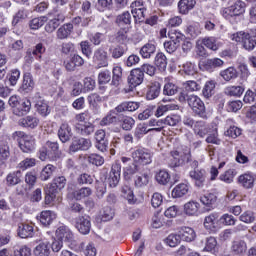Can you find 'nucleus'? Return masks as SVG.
Masks as SVG:
<instances>
[{
  "mask_svg": "<svg viewBox=\"0 0 256 256\" xmlns=\"http://www.w3.org/2000/svg\"><path fill=\"white\" fill-rule=\"evenodd\" d=\"M199 202L189 201L184 205V213L193 217L199 213Z\"/></svg>",
  "mask_w": 256,
  "mask_h": 256,
  "instance_id": "obj_41",
  "label": "nucleus"
},
{
  "mask_svg": "<svg viewBox=\"0 0 256 256\" xmlns=\"http://www.w3.org/2000/svg\"><path fill=\"white\" fill-rule=\"evenodd\" d=\"M245 88L242 86H229L225 88V95H229L230 97H241Z\"/></svg>",
  "mask_w": 256,
  "mask_h": 256,
  "instance_id": "obj_48",
  "label": "nucleus"
},
{
  "mask_svg": "<svg viewBox=\"0 0 256 256\" xmlns=\"http://www.w3.org/2000/svg\"><path fill=\"white\" fill-rule=\"evenodd\" d=\"M127 33H129L128 27L121 28L116 33L115 41L119 43L118 45H127L129 43V35Z\"/></svg>",
  "mask_w": 256,
  "mask_h": 256,
  "instance_id": "obj_40",
  "label": "nucleus"
},
{
  "mask_svg": "<svg viewBox=\"0 0 256 256\" xmlns=\"http://www.w3.org/2000/svg\"><path fill=\"white\" fill-rule=\"evenodd\" d=\"M71 33H73V24L66 23L58 28L56 31V37L57 39H60V41H63L65 39H69Z\"/></svg>",
  "mask_w": 256,
  "mask_h": 256,
  "instance_id": "obj_28",
  "label": "nucleus"
},
{
  "mask_svg": "<svg viewBox=\"0 0 256 256\" xmlns=\"http://www.w3.org/2000/svg\"><path fill=\"white\" fill-rule=\"evenodd\" d=\"M232 41H236V43H242L246 51H253L256 46V39L252 37L251 34L245 32H237L233 34Z\"/></svg>",
  "mask_w": 256,
  "mask_h": 256,
  "instance_id": "obj_4",
  "label": "nucleus"
},
{
  "mask_svg": "<svg viewBox=\"0 0 256 256\" xmlns=\"http://www.w3.org/2000/svg\"><path fill=\"white\" fill-rule=\"evenodd\" d=\"M211 125H208L205 121L200 120L196 121L193 127V131L195 135H198V137H205L206 135H209L211 133Z\"/></svg>",
  "mask_w": 256,
  "mask_h": 256,
  "instance_id": "obj_20",
  "label": "nucleus"
},
{
  "mask_svg": "<svg viewBox=\"0 0 256 256\" xmlns=\"http://www.w3.org/2000/svg\"><path fill=\"white\" fill-rule=\"evenodd\" d=\"M154 63L160 71H165V69H167V56L162 52L158 53L155 57Z\"/></svg>",
  "mask_w": 256,
  "mask_h": 256,
  "instance_id": "obj_52",
  "label": "nucleus"
},
{
  "mask_svg": "<svg viewBox=\"0 0 256 256\" xmlns=\"http://www.w3.org/2000/svg\"><path fill=\"white\" fill-rule=\"evenodd\" d=\"M19 125L21 127H28L30 129H35L39 125V119L35 116H27L19 120Z\"/></svg>",
  "mask_w": 256,
  "mask_h": 256,
  "instance_id": "obj_42",
  "label": "nucleus"
},
{
  "mask_svg": "<svg viewBox=\"0 0 256 256\" xmlns=\"http://www.w3.org/2000/svg\"><path fill=\"white\" fill-rule=\"evenodd\" d=\"M181 103L187 102L195 115L202 119H207V110L205 109V103L201 101V98L197 95H188L185 92H181L179 96Z\"/></svg>",
  "mask_w": 256,
  "mask_h": 256,
  "instance_id": "obj_1",
  "label": "nucleus"
},
{
  "mask_svg": "<svg viewBox=\"0 0 256 256\" xmlns=\"http://www.w3.org/2000/svg\"><path fill=\"white\" fill-rule=\"evenodd\" d=\"M256 174L253 172H245L238 177V185L244 189H253L255 187Z\"/></svg>",
  "mask_w": 256,
  "mask_h": 256,
  "instance_id": "obj_11",
  "label": "nucleus"
},
{
  "mask_svg": "<svg viewBox=\"0 0 256 256\" xmlns=\"http://www.w3.org/2000/svg\"><path fill=\"white\" fill-rule=\"evenodd\" d=\"M17 231L18 236L21 237V239H28V237H33L35 235V229L33 228V225L30 224H19Z\"/></svg>",
  "mask_w": 256,
  "mask_h": 256,
  "instance_id": "obj_30",
  "label": "nucleus"
},
{
  "mask_svg": "<svg viewBox=\"0 0 256 256\" xmlns=\"http://www.w3.org/2000/svg\"><path fill=\"white\" fill-rule=\"evenodd\" d=\"M58 137L62 143L71 141L73 131L71 130L69 123L64 122L60 125V128L58 129Z\"/></svg>",
  "mask_w": 256,
  "mask_h": 256,
  "instance_id": "obj_18",
  "label": "nucleus"
},
{
  "mask_svg": "<svg viewBox=\"0 0 256 256\" xmlns=\"http://www.w3.org/2000/svg\"><path fill=\"white\" fill-rule=\"evenodd\" d=\"M76 132L82 137H89V135L95 133V125L91 122L77 123Z\"/></svg>",
  "mask_w": 256,
  "mask_h": 256,
  "instance_id": "obj_22",
  "label": "nucleus"
},
{
  "mask_svg": "<svg viewBox=\"0 0 256 256\" xmlns=\"http://www.w3.org/2000/svg\"><path fill=\"white\" fill-rule=\"evenodd\" d=\"M11 156V149L9 148V144L7 142H0V161L4 163Z\"/></svg>",
  "mask_w": 256,
  "mask_h": 256,
  "instance_id": "obj_58",
  "label": "nucleus"
},
{
  "mask_svg": "<svg viewBox=\"0 0 256 256\" xmlns=\"http://www.w3.org/2000/svg\"><path fill=\"white\" fill-rule=\"evenodd\" d=\"M65 21L63 14H57L53 19H50L45 25L46 33H54V31Z\"/></svg>",
  "mask_w": 256,
  "mask_h": 256,
  "instance_id": "obj_24",
  "label": "nucleus"
},
{
  "mask_svg": "<svg viewBox=\"0 0 256 256\" xmlns=\"http://www.w3.org/2000/svg\"><path fill=\"white\" fill-rule=\"evenodd\" d=\"M187 193H189V186L185 183H180L172 190V197L179 199L185 197Z\"/></svg>",
  "mask_w": 256,
  "mask_h": 256,
  "instance_id": "obj_38",
  "label": "nucleus"
},
{
  "mask_svg": "<svg viewBox=\"0 0 256 256\" xmlns=\"http://www.w3.org/2000/svg\"><path fill=\"white\" fill-rule=\"evenodd\" d=\"M56 237L60 241H73V232L67 226H60L56 230Z\"/></svg>",
  "mask_w": 256,
  "mask_h": 256,
  "instance_id": "obj_31",
  "label": "nucleus"
},
{
  "mask_svg": "<svg viewBox=\"0 0 256 256\" xmlns=\"http://www.w3.org/2000/svg\"><path fill=\"white\" fill-rule=\"evenodd\" d=\"M157 47L153 43H147L140 49V54L144 59H151L152 55H155Z\"/></svg>",
  "mask_w": 256,
  "mask_h": 256,
  "instance_id": "obj_43",
  "label": "nucleus"
},
{
  "mask_svg": "<svg viewBox=\"0 0 256 256\" xmlns=\"http://www.w3.org/2000/svg\"><path fill=\"white\" fill-rule=\"evenodd\" d=\"M109 51L111 53L112 59H121V57H123V55L129 51V47L127 44H118L114 48H110Z\"/></svg>",
  "mask_w": 256,
  "mask_h": 256,
  "instance_id": "obj_35",
  "label": "nucleus"
},
{
  "mask_svg": "<svg viewBox=\"0 0 256 256\" xmlns=\"http://www.w3.org/2000/svg\"><path fill=\"white\" fill-rule=\"evenodd\" d=\"M215 94V81H207L204 85V88L202 90V95L206 97V99H209V97H212Z\"/></svg>",
  "mask_w": 256,
  "mask_h": 256,
  "instance_id": "obj_56",
  "label": "nucleus"
},
{
  "mask_svg": "<svg viewBox=\"0 0 256 256\" xmlns=\"http://www.w3.org/2000/svg\"><path fill=\"white\" fill-rule=\"evenodd\" d=\"M231 250L235 253V255H243V253L247 252V243L243 240H235L232 243Z\"/></svg>",
  "mask_w": 256,
  "mask_h": 256,
  "instance_id": "obj_45",
  "label": "nucleus"
},
{
  "mask_svg": "<svg viewBox=\"0 0 256 256\" xmlns=\"http://www.w3.org/2000/svg\"><path fill=\"white\" fill-rule=\"evenodd\" d=\"M196 3V0H180L178 3V9L182 15H186V13H189V11L195 7Z\"/></svg>",
  "mask_w": 256,
  "mask_h": 256,
  "instance_id": "obj_39",
  "label": "nucleus"
},
{
  "mask_svg": "<svg viewBox=\"0 0 256 256\" xmlns=\"http://www.w3.org/2000/svg\"><path fill=\"white\" fill-rule=\"evenodd\" d=\"M219 213H211L204 218V227L207 231H216L219 228Z\"/></svg>",
  "mask_w": 256,
  "mask_h": 256,
  "instance_id": "obj_17",
  "label": "nucleus"
},
{
  "mask_svg": "<svg viewBox=\"0 0 256 256\" xmlns=\"http://www.w3.org/2000/svg\"><path fill=\"white\" fill-rule=\"evenodd\" d=\"M75 227L82 235H88L91 231V218H89V216H80L76 218Z\"/></svg>",
  "mask_w": 256,
  "mask_h": 256,
  "instance_id": "obj_16",
  "label": "nucleus"
},
{
  "mask_svg": "<svg viewBox=\"0 0 256 256\" xmlns=\"http://www.w3.org/2000/svg\"><path fill=\"white\" fill-rule=\"evenodd\" d=\"M179 235L180 239H182V241H186V243H191L192 241H195V238L197 237L195 230L187 226L180 228Z\"/></svg>",
  "mask_w": 256,
  "mask_h": 256,
  "instance_id": "obj_26",
  "label": "nucleus"
},
{
  "mask_svg": "<svg viewBox=\"0 0 256 256\" xmlns=\"http://www.w3.org/2000/svg\"><path fill=\"white\" fill-rule=\"evenodd\" d=\"M206 143H211L212 145H221V139H219V132H217V128H212L210 130L206 138Z\"/></svg>",
  "mask_w": 256,
  "mask_h": 256,
  "instance_id": "obj_54",
  "label": "nucleus"
},
{
  "mask_svg": "<svg viewBox=\"0 0 256 256\" xmlns=\"http://www.w3.org/2000/svg\"><path fill=\"white\" fill-rule=\"evenodd\" d=\"M55 169V166L51 164L46 165L40 173L41 181H49V179L53 177V172L55 171Z\"/></svg>",
  "mask_w": 256,
  "mask_h": 256,
  "instance_id": "obj_51",
  "label": "nucleus"
},
{
  "mask_svg": "<svg viewBox=\"0 0 256 256\" xmlns=\"http://www.w3.org/2000/svg\"><path fill=\"white\" fill-rule=\"evenodd\" d=\"M220 76L224 81H231V79H237V70L233 67H229L220 72Z\"/></svg>",
  "mask_w": 256,
  "mask_h": 256,
  "instance_id": "obj_60",
  "label": "nucleus"
},
{
  "mask_svg": "<svg viewBox=\"0 0 256 256\" xmlns=\"http://www.w3.org/2000/svg\"><path fill=\"white\" fill-rule=\"evenodd\" d=\"M72 197L76 199V201H81V199H85L87 197H91L93 194V190L89 187H82L78 190H74L71 192Z\"/></svg>",
  "mask_w": 256,
  "mask_h": 256,
  "instance_id": "obj_36",
  "label": "nucleus"
},
{
  "mask_svg": "<svg viewBox=\"0 0 256 256\" xmlns=\"http://www.w3.org/2000/svg\"><path fill=\"white\" fill-rule=\"evenodd\" d=\"M120 127L123 131H131L135 127V119L130 116H124L120 121Z\"/></svg>",
  "mask_w": 256,
  "mask_h": 256,
  "instance_id": "obj_55",
  "label": "nucleus"
},
{
  "mask_svg": "<svg viewBox=\"0 0 256 256\" xmlns=\"http://www.w3.org/2000/svg\"><path fill=\"white\" fill-rule=\"evenodd\" d=\"M230 9H232L234 17H239V15H243V13H245V2L237 0L232 6H230Z\"/></svg>",
  "mask_w": 256,
  "mask_h": 256,
  "instance_id": "obj_53",
  "label": "nucleus"
},
{
  "mask_svg": "<svg viewBox=\"0 0 256 256\" xmlns=\"http://www.w3.org/2000/svg\"><path fill=\"white\" fill-rule=\"evenodd\" d=\"M189 177L192 179L196 187H205V181L207 179V172L205 169H195L189 172Z\"/></svg>",
  "mask_w": 256,
  "mask_h": 256,
  "instance_id": "obj_12",
  "label": "nucleus"
},
{
  "mask_svg": "<svg viewBox=\"0 0 256 256\" xmlns=\"http://www.w3.org/2000/svg\"><path fill=\"white\" fill-rule=\"evenodd\" d=\"M35 89V81L33 80V75L29 72L24 73L23 82L19 88L20 93H31Z\"/></svg>",
  "mask_w": 256,
  "mask_h": 256,
  "instance_id": "obj_19",
  "label": "nucleus"
},
{
  "mask_svg": "<svg viewBox=\"0 0 256 256\" xmlns=\"http://www.w3.org/2000/svg\"><path fill=\"white\" fill-rule=\"evenodd\" d=\"M116 23L121 29L127 27L129 30V27L131 26V13L126 11L121 15L117 16Z\"/></svg>",
  "mask_w": 256,
  "mask_h": 256,
  "instance_id": "obj_37",
  "label": "nucleus"
},
{
  "mask_svg": "<svg viewBox=\"0 0 256 256\" xmlns=\"http://www.w3.org/2000/svg\"><path fill=\"white\" fill-rule=\"evenodd\" d=\"M134 163L149 165L153 161V153L145 148H139L132 153Z\"/></svg>",
  "mask_w": 256,
  "mask_h": 256,
  "instance_id": "obj_6",
  "label": "nucleus"
},
{
  "mask_svg": "<svg viewBox=\"0 0 256 256\" xmlns=\"http://www.w3.org/2000/svg\"><path fill=\"white\" fill-rule=\"evenodd\" d=\"M36 104H35V108L36 111L39 113V115H41L42 117H47V115H49V105L47 104V102H45V100H43L41 98V96L39 95V93H37L34 97Z\"/></svg>",
  "mask_w": 256,
  "mask_h": 256,
  "instance_id": "obj_23",
  "label": "nucleus"
},
{
  "mask_svg": "<svg viewBox=\"0 0 256 256\" xmlns=\"http://www.w3.org/2000/svg\"><path fill=\"white\" fill-rule=\"evenodd\" d=\"M56 219L57 214L51 210H44L40 214V223H42L44 227H49Z\"/></svg>",
  "mask_w": 256,
  "mask_h": 256,
  "instance_id": "obj_32",
  "label": "nucleus"
},
{
  "mask_svg": "<svg viewBox=\"0 0 256 256\" xmlns=\"http://www.w3.org/2000/svg\"><path fill=\"white\" fill-rule=\"evenodd\" d=\"M59 190L58 187H56L53 183L48 184L45 188V201L46 203H51V201L55 200V197L57 195V191Z\"/></svg>",
  "mask_w": 256,
  "mask_h": 256,
  "instance_id": "obj_46",
  "label": "nucleus"
},
{
  "mask_svg": "<svg viewBox=\"0 0 256 256\" xmlns=\"http://www.w3.org/2000/svg\"><path fill=\"white\" fill-rule=\"evenodd\" d=\"M12 137L18 142L19 148L23 153H33L35 151V139L33 136L23 131H16L12 134Z\"/></svg>",
  "mask_w": 256,
  "mask_h": 256,
  "instance_id": "obj_2",
  "label": "nucleus"
},
{
  "mask_svg": "<svg viewBox=\"0 0 256 256\" xmlns=\"http://www.w3.org/2000/svg\"><path fill=\"white\" fill-rule=\"evenodd\" d=\"M93 62L96 64V69L109 67V54L105 49L100 47L94 51Z\"/></svg>",
  "mask_w": 256,
  "mask_h": 256,
  "instance_id": "obj_8",
  "label": "nucleus"
},
{
  "mask_svg": "<svg viewBox=\"0 0 256 256\" xmlns=\"http://www.w3.org/2000/svg\"><path fill=\"white\" fill-rule=\"evenodd\" d=\"M61 157V150H59V143L47 141L46 144L39 150V159L41 161H55Z\"/></svg>",
  "mask_w": 256,
  "mask_h": 256,
  "instance_id": "obj_3",
  "label": "nucleus"
},
{
  "mask_svg": "<svg viewBox=\"0 0 256 256\" xmlns=\"http://www.w3.org/2000/svg\"><path fill=\"white\" fill-rule=\"evenodd\" d=\"M161 93V84L159 82H152L148 85V90L146 93V99L148 101H153V99H157Z\"/></svg>",
  "mask_w": 256,
  "mask_h": 256,
  "instance_id": "obj_29",
  "label": "nucleus"
},
{
  "mask_svg": "<svg viewBox=\"0 0 256 256\" xmlns=\"http://www.w3.org/2000/svg\"><path fill=\"white\" fill-rule=\"evenodd\" d=\"M50 253L49 242H40L34 249L35 256H49Z\"/></svg>",
  "mask_w": 256,
  "mask_h": 256,
  "instance_id": "obj_44",
  "label": "nucleus"
},
{
  "mask_svg": "<svg viewBox=\"0 0 256 256\" xmlns=\"http://www.w3.org/2000/svg\"><path fill=\"white\" fill-rule=\"evenodd\" d=\"M155 179L159 185H167L171 181V175L166 170H160L156 173Z\"/></svg>",
  "mask_w": 256,
  "mask_h": 256,
  "instance_id": "obj_50",
  "label": "nucleus"
},
{
  "mask_svg": "<svg viewBox=\"0 0 256 256\" xmlns=\"http://www.w3.org/2000/svg\"><path fill=\"white\" fill-rule=\"evenodd\" d=\"M23 179V173L20 170H16L10 172L6 176V185L7 187H15V185H19Z\"/></svg>",
  "mask_w": 256,
  "mask_h": 256,
  "instance_id": "obj_27",
  "label": "nucleus"
},
{
  "mask_svg": "<svg viewBox=\"0 0 256 256\" xmlns=\"http://www.w3.org/2000/svg\"><path fill=\"white\" fill-rule=\"evenodd\" d=\"M189 158V154H186L185 152L172 151L169 161V167H180V165H183L185 161H189Z\"/></svg>",
  "mask_w": 256,
  "mask_h": 256,
  "instance_id": "obj_15",
  "label": "nucleus"
},
{
  "mask_svg": "<svg viewBox=\"0 0 256 256\" xmlns=\"http://www.w3.org/2000/svg\"><path fill=\"white\" fill-rule=\"evenodd\" d=\"M31 111V100L25 98L20 100V103L13 110V114L17 115V117H23L27 115Z\"/></svg>",
  "mask_w": 256,
  "mask_h": 256,
  "instance_id": "obj_21",
  "label": "nucleus"
},
{
  "mask_svg": "<svg viewBox=\"0 0 256 256\" xmlns=\"http://www.w3.org/2000/svg\"><path fill=\"white\" fill-rule=\"evenodd\" d=\"M139 107L140 105L138 102H122L115 108V111L116 113H125V111L133 112L137 111Z\"/></svg>",
  "mask_w": 256,
  "mask_h": 256,
  "instance_id": "obj_34",
  "label": "nucleus"
},
{
  "mask_svg": "<svg viewBox=\"0 0 256 256\" xmlns=\"http://www.w3.org/2000/svg\"><path fill=\"white\" fill-rule=\"evenodd\" d=\"M89 149H91L90 139L74 137L68 148V153H77L78 151H89Z\"/></svg>",
  "mask_w": 256,
  "mask_h": 256,
  "instance_id": "obj_5",
  "label": "nucleus"
},
{
  "mask_svg": "<svg viewBox=\"0 0 256 256\" xmlns=\"http://www.w3.org/2000/svg\"><path fill=\"white\" fill-rule=\"evenodd\" d=\"M111 81V71L104 70L98 74V83L100 85H107Z\"/></svg>",
  "mask_w": 256,
  "mask_h": 256,
  "instance_id": "obj_64",
  "label": "nucleus"
},
{
  "mask_svg": "<svg viewBox=\"0 0 256 256\" xmlns=\"http://www.w3.org/2000/svg\"><path fill=\"white\" fill-rule=\"evenodd\" d=\"M88 163L96 165V167H101L105 163V158L99 154H90L87 158Z\"/></svg>",
  "mask_w": 256,
  "mask_h": 256,
  "instance_id": "obj_63",
  "label": "nucleus"
},
{
  "mask_svg": "<svg viewBox=\"0 0 256 256\" xmlns=\"http://www.w3.org/2000/svg\"><path fill=\"white\" fill-rule=\"evenodd\" d=\"M202 44L211 51H217L221 47V44L217 42V38L214 37L204 38Z\"/></svg>",
  "mask_w": 256,
  "mask_h": 256,
  "instance_id": "obj_49",
  "label": "nucleus"
},
{
  "mask_svg": "<svg viewBox=\"0 0 256 256\" xmlns=\"http://www.w3.org/2000/svg\"><path fill=\"white\" fill-rule=\"evenodd\" d=\"M127 81L132 89L139 87V85L145 81V74H143V70L140 68L132 69L128 75Z\"/></svg>",
  "mask_w": 256,
  "mask_h": 256,
  "instance_id": "obj_10",
  "label": "nucleus"
},
{
  "mask_svg": "<svg viewBox=\"0 0 256 256\" xmlns=\"http://www.w3.org/2000/svg\"><path fill=\"white\" fill-rule=\"evenodd\" d=\"M223 64V60L219 58L208 59L200 64V69H203V71H213L217 67H223Z\"/></svg>",
  "mask_w": 256,
  "mask_h": 256,
  "instance_id": "obj_25",
  "label": "nucleus"
},
{
  "mask_svg": "<svg viewBox=\"0 0 256 256\" xmlns=\"http://www.w3.org/2000/svg\"><path fill=\"white\" fill-rule=\"evenodd\" d=\"M168 37L170 38V41L164 42V49L167 51V53H175L177 51V47H179V43L183 40V36L181 33H169Z\"/></svg>",
  "mask_w": 256,
  "mask_h": 256,
  "instance_id": "obj_9",
  "label": "nucleus"
},
{
  "mask_svg": "<svg viewBox=\"0 0 256 256\" xmlns=\"http://www.w3.org/2000/svg\"><path fill=\"white\" fill-rule=\"evenodd\" d=\"M200 201L206 207H211V205H215V203H217V196L213 193H208L202 196Z\"/></svg>",
  "mask_w": 256,
  "mask_h": 256,
  "instance_id": "obj_61",
  "label": "nucleus"
},
{
  "mask_svg": "<svg viewBox=\"0 0 256 256\" xmlns=\"http://www.w3.org/2000/svg\"><path fill=\"white\" fill-rule=\"evenodd\" d=\"M177 106L174 104H166V105H159L156 110H154L155 117H163L165 113L168 111H175Z\"/></svg>",
  "mask_w": 256,
  "mask_h": 256,
  "instance_id": "obj_47",
  "label": "nucleus"
},
{
  "mask_svg": "<svg viewBox=\"0 0 256 256\" xmlns=\"http://www.w3.org/2000/svg\"><path fill=\"white\" fill-rule=\"evenodd\" d=\"M66 71H75L77 67H83L85 60L78 54H74L69 59L64 60L63 63Z\"/></svg>",
  "mask_w": 256,
  "mask_h": 256,
  "instance_id": "obj_14",
  "label": "nucleus"
},
{
  "mask_svg": "<svg viewBox=\"0 0 256 256\" xmlns=\"http://www.w3.org/2000/svg\"><path fill=\"white\" fill-rule=\"evenodd\" d=\"M122 163H128L127 166L123 168V177L125 181H131L133 179V175L139 173V165L134 161L132 162L131 158L122 157Z\"/></svg>",
  "mask_w": 256,
  "mask_h": 256,
  "instance_id": "obj_7",
  "label": "nucleus"
},
{
  "mask_svg": "<svg viewBox=\"0 0 256 256\" xmlns=\"http://www.w3.org/2000/svg\"><path fill=\"white\" fill-rule=\"evenodd\" d=\"M112 85L116 87L121 83V79H123V68L120 66H115L112 70Z\"/></svg>",
  "mask_w": 256,
  "mask_h": 256,
  "instance_id": "obj_57",
  "label": "nucleus"
},
{
  "mask_svg": "<svg viewBox=\"0 0 256 256\" xmlns=\"http://www.w3.org/2000/svg\"><path fill=\"white\" fill-rule=\"evenodd\" d=\"M185 33L190 39H197L201 35V26L197 22H192L186 26Z\"/></svg>",
  "mask_w": 256,
  "mask_h": 256,
  "instance_id": "obj_33",
  "label": "nucleus"
},
{
  "mask_svg": "<svg viewBox=\"0 0 256 256\" xmlns=\"http://www.w3.org/2000/svg\"><path fill=\"white\" fill-rule=\"evenodd\" d=\"M119 181H121V164L116 162L112 165L111 171L109 173V187H116L117 185H119Z\"/></svg>",
  "mask_w": 256,
  "mask_h": 256,
  "instance_id": "obj_13",
  "label": "nucleus"
},
{
  "mask_svg": "<svg viewBox=\"0 0 256 256\" xmlns=\"http://www.w3.org/2000/svg\"><path fill=\"white\" fill-rule=\"evenodd\" d=\"M149 175L147 173L138 175L134 179V185L138 188L147 187L149 185Z\"/></svg>",
  "mask_w": 256,
  "mask_h": 256,
  "instance_id": "obj_59",
  "label": "nucleus"
},
{
  "mask_svg": "<svg viewBox=\"0 0 256 256\" xmlns=\"http://www.w3.org/2000/svg\"><path fill=\"white\" fill-rule=\"evenodd\" d=\"M179 87L171 82H168L164 85L163 95L173 96L177 95Z\"/></svg>",
  "mask_w": 256,
  "mask_h": 256,
  "instance_id": "obj_62",
  "label": "nucleus"
}]
</instances>
